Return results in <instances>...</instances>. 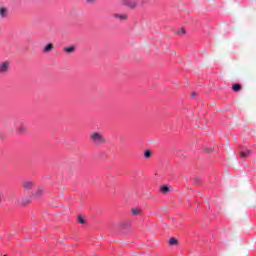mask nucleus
Segmentation results:
<instances>
[{"mask_svg":"<svg viewBox=\"0 0 256 256\" xmlns=\"http://www.w3.org/2000/svg\"><path fill=\"white\" fill-rule=\"evenodd\" d=\"M251 155V150H242L240 151L241 159H247Z\"/></svg>","mask_w":256,"mask_h":256,"instance_id":"obj_4","label":"nucleus"},{"mask_svg":"<svg viewBox=\"0 0 256 256\" xmlns=\"http://www.w3.org/2000/svg\"><path fill=\"white\" fill-rule=\"evenodd\" d=\"M131 213H132V215H134V216H139V215H142V214H143V210H141V208L135 207V208H132V209H131Z\"/></svg>","mask_w":256,"mask_h":256,"instance_id":"obj_5","label":"nucleus"},{"mask_svg":"<svg viewBox=\"0 0 256 256\" xmlns=\"http://www.w3.org/2000/svg\"><path fill=\"white\" fill-rule=\"evenodd\" d=\"M161 191H162L163 193H169V188H168L167 186H163V187L161 188Z\"/></svg>","mask_w":256,"mask_h":256,"instance_id":"obj_16","label":"nucleus"},{"mask_svg":"<svg viewBox=\"0 0 256 256\" xmlns=\"http://www.w3.org/2000/svg\"><path fill=\"white\" fill-rule=\"evenodd\" d=\"M78 222L85 225V218H83V216H78Z\"/></svg>","mask_w":256,"mask_h":256,"instance_id":"obj_15","label":"nucleus"},{"mask_svg":"<svg viewBox=\"0 0 256 256\" xmlns=\"http://www.w3.org/2000/svg\"><path fill=\"white\" fill-rule=\"evenodd\" d=\"M181 33H182V35H185V28L181 29Z\"/></svg>","mask_w":256,"mask_h":256,"instance_id":"obj_19","label":"nucleus"},{"mask_svg":"<svg viewBox=\"0 0 256 256\" xmlns=\"http://www.w3.org/2000/svg\"><path fill=\"white\" fill-rule=\"evenodd\" d=\"M27 132V126L25 125H20L16 130V133H18V135H25L27 134Z\"/></svg>","mask_w":256,"mask_h":256,"instance_id":"obj_3","label":"nucleus"},{"mask_svg":"<svg viewBox=\"0 0 256 256\" xmlns=\"http://www.w3.org/2000/svg\"><path fill=\"white\" fill-rule=\"evenodd\" d=\"M9 69H11V62H0V75H6V73H9Z\"/></svg>","mask_w":256,"mask_h":256,"instance_id":"obj_2","label":"nucleus"},{"mask_svg":"<svg viewBox=\"0 0 256 256\" xmlns=\"http://www.w3.org/2000/svg\"><path fill=\"white\" fill-rule=\"evenodd\" d=\"M90 141L96 147H101V145H105L106 143L105 136L103 135V133L97 131H94L90 134Z\"/></svg>","mask_w":256,"mask_h":256,"instance_id":"obj_1","label":"nucleus"},{"mask_svg":"<svg viewBox=\"0 0 256 256\" xmlns=\"http://www.w3.org/2000/svg\"><path fill=\"white\" fill-rule=\"evenodd\" d=\"M145 159H151V150H146L144 152Z\"/></svg>","mask_w":256,"mask_h":256,"instance_id":"obj_13","label":"nucleus"},{"mask_svg":"<svg viewBox=\"0 0 256 256\" xmlns=\"http://www.w3.org/2000/svg\"><path fill=\"white\" fill-rule=\"evenodd\" d=\"M191 97H193V99H195V97H197V92H192Z\"/></svg>","mask_w":256,"mask_h":256,"instance_id":"obj_18","label":"nucleus"},{"mask_svg":"<svg viewBox=\"0 0 256 256\" xmlns=\"http://www.w3.org/2000/svg\"><path fill=\"white\" fill-rule=\"evenodd\" d=\"M169 245H179V241L176 238H170Z\"/></svg>","mask_w":256,"mask_h":256,"instance_id":"obj_12","label":"nucleus"},{"mask_svg":"<svg viewBox=\"0 0 256 256\" xmlns=\"http://www.w3.org/2000/svg\"><path fill=\"white\" fill-rule=\"evenodd\" d=\"M97 0H86V3L88 4V5H95V2H96Z\"/></svg>","mask_w":256,"mask_h":256,"instance_id":"obj_17","label":"nucleus"},{"mask_svg":"<svg viewBox=\"0 0 256 256\" xmlns=\"http://www.w3.org/2000/svg\"><path fill=\"white\" fill-rule=\"evenodd\" d=\"M65 53H75V46H69L64 48Z\"/></svg>","mask_w":256,"mask_h":256,"instance_id":"obj_9","label":"nucleus"},{"mask_svg":"<svg viewBox=\"0 0 256 256\" xmlns=\"http://www.w3.org/2000/svg\"><path fill=\"white\" fill-rule=\"evenodd\" d=\"M115 19H119L120 21H127V14H114Z\"/></svg>","mask_w":256,"mask_h":256,"instance_id":"obj_7","label":"nucleus"},{"mask_svg":"<svg viewBox=\"0 0 256 256\" xmlns=\"http://www.w3.org/2000/svg\"><path fill=\"white\" fill-rule=\"evenodd\" d=\"M49 51H53V44L49 43L45 48H44V53H49Z\"/></svg>","mask_w":256,"mask_h":256,"instance_id":"obj_10","label":"nucleus"},{"mask_svg":"<svg viewBox=\"0 0 256 256\" xmlns=\"http://www.w3.org/2000/svg\"><path fill=\"white\" fill-rule=\"evenodd\" d=\"M9 11L7 10V8L5 7H0V17H2V19H5V17H7Z\"/></svg>","mask_w":256,"mask_h":256,"instance_id":"obj_6","label":"nucleus"},{"mask_svg":"<svg viewBox=\"0 0 256 256\" xmlns=\"http://www.w3.org/2000/svg\"><path fill=\"white\" fill-rule=\"evenodd\" d=\"M26 203H31V200H28Z\"/></svg>","mask_w":256,"mask_h":256,"instance_id":"obj_20","label":"nucleus"},{"mask_svg":"<svg viewBox=\"0 0 256 256\" xmlns=\"http://www.w3.org/2000/svg\"><path fill=\"white\" fill-rule=\"evenodd\" d=\"M34 197H43V189H38L35 194H34Z\"/></svg>","mask_w":256,"mask_h":256,"instance_id":"obj_11","label":"nucleus"},{"mask_svg":"<svg viewBox=\"0 0 256 256\" xmlns=\"http://www.w3.org/2000/svg\"><path fill=\"white\" fill-rule=\"evenodd\" d=\"M232 89H233V91H239L241 89V85L240 84H233Z\"/></svg>","mask_w":256,"mask_h":256,"instance_id":"obj_14","label":"nucleus"},{"mask_svg":"<svg viewBox=\"0 0 256 256\" xmlns=\"http://www.w3.org/2000/svg\"><path fill=\"white\" fill-rule=\"evenodd\" d=\"M23 187H24V189L29 191V190L33 189V182L26 181L23 183Z\"/></svg>","mask_w":256,"mask_h":256,"instance_id":"obj_8","label":"nucleus"}]
</instances>
